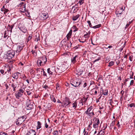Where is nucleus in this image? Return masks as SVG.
Returning <instances> with one entry per match:
<instances>
[{"instance_id": "obj_36", "label": "nucleus", "mask_w": 135, "mask_h": 135, "mask_svg": "<svg viewBox=\"0 0 135 135\" xmlns=\"http://www.w3.org/2000/svg\"><path fill=\"white\" fill-rule=\"evenodd\" d=\"M50 98L52 101H53L54 102H56V100L55 99V97H54L53 96H51Z\"/></svg>"}, {"instance_id": "obj_34", "label": "nucleus", "mask_w": 135, "mask_h": 135, "mask_svg": "<svg viewBox=\"0 0 135 135\" xmlns=\"http://www.w3.org/2000/svg\"><path fill=\"white\" fill-rule=\"evenodd\" d=\"M72 105L73 107L75 109L77 107V104L76 102H74L73 104Z\"/></svg>"}, {"instance_id": "obj_17", "label": "nucleus", "mask_w": 135, "mask_h": 135, "mask_svg": "<svg viewBox=\"0 0 135 135\" xmlns=\"http://www.w3.org/2000/svg\"><path fill=\"white\" fill-rule=\"evenodd\" d=\"M23 47L18 45L17 47V49L16 50V52L17 53H18L21 51V50L23 49Z\"/></svg>"}, {"instance_id": "obj_25", "label": "nucleus", "mask_w": 135, "mask_h": 135, "mask_svg": "<svg viewBox=\"0 0 135 135\" xmlns=\"http://www.w3.org/2000/svg\"><path fill=\"white\" fill-rule=\"evenodd\" d=\"M79 16L80 15L79 14H78L76 16H74L73 17V21H75L79 18Z\"/></svg>"}, {"instance_id": "obj_46", "label": "nucleus", "mask_w": 135, "mask_h": 135, "mask_svg": "<svg viewBox=\"0 0 135 135\" xmlns=\"http://www.w3.org/2000/svg\"><path fill=\"white\" fill-rule=\"evenodd\" d=\"M88 97H87L86 98H84V99L82 100V102H84V103H85L87 100L88 99Z\"/></svg>"}, {"instance_id": "obj_5", "label": "nucleus", "mask_w": 135, "mask_h": 135, "mask_svg": "<svg viewBox=\"0 0 135 135\" xmlns=\"http://www.w3.org/2000/svg\"><path fill=\"white\" fill-rule=\"evenodd\" d=\"M61 43L63 44V45H64L65 46H66L68 48H70L71 45V43L70 42H68L64 40H63L62 41Z\"/></svg>"}, {"instance_id": "obj_56", "label": "nucleus", "mask_w": 135, "mask_h": 135, "mask_svg": "<svg viewBox=\"0 0 135 135\" xmlns=\"http://www.w3.org/2000/svg\"><path fill=\"white\" fill-rule=\"evenodd\" d=\"M45 126L46 128H47L48 127V125L47 123L45 122Z\"/></svg>"}, {"instance_id": "obj_29", "label": "nucleus", "mask_w": 135, "mask_h": 135, "mask_svg": "<svg viewBox=\"0 0 135 135\" xmlns=\"http://www.w3.org/2000/svg\"><path fill=\"white\" fill-rule=\"evenodd\" d=\"M77 71L78 72V73H77V74L78 75H81L83 73V71L82 70H77Z\"/></svg>"}, {"instance_id": "obj_48", "label": "nucleus", "mask_w": 135, "mask_h": 135, "mask_svg": "<svg viewBox=\"0 0 135 135\" xmlns=\"http://www.w3.org/2000/svg\"><path fill=\"white\" fill-rule=\"evenodd\" d=\"M73 28L74 29H75V30L74 31V32H75L76 31H77L78 30V28H77L75 26H74Z\"/></svg>"}, {"instance_id": "obj_50", "label": "nucleus", "mask_w": 135, "mask_h": 135, "mask_svg": "<svg viewBox=\"0 0 135 135\" xmlns=\"http://www.w3.org/2000/svg\"><path fill=\"white\" fill-rule=\"evenodd\" d=\"M98 125L97 124H93V127L94 128H96L98 127Z\"/></svg>"}, {"instance_id": "obj_11", "label": "nucleus", "mask_w": 135, "mask_h": 135, "mask_svg": "<svg viewBox=\"0 0 135 135\" xmlns=\"http://www.w3.org/2000/svg\"><path fill=\"white\" fill-rule=\"evenodd\" d=\"M100 92L104 95H107L108 94V90H103L102 88L100 89Z\"/></svg>"}, {"instance_id": "obj_20", "label": "nucleus", "mask_w": 135, "mask_h": 135, "mask_svg": "<svg viewBox=\"0 0 135 135\" xmlns=\"http://www.w3.org/2000/svg\"><path fill=\"white\" fill-rule=\"evenodd\" d=\"M72 31L71 30L70 31L69 33H68L66 36L68 40L70 38H71L72 35Z\"/></svg>"}, {"instance_id": "obj_24", "label": "nucleus", "mask_w": 135, "mask_h": 135, "mask_svg": "<svg viewBox=\"0 0 135 135\" xmlns=\"http://www.w3.org/2000/svg\"><path fill=\"white\" fill-rule=\"evenodd\" d=\"M23 95L22 94L18 92L17 93H16L15 96L17 99H19L20 97H21Z\"/></svg>"}, {"instance_id": "obj_52", "label": "nucleus", "mask_w": 135, "mask_h": 135, "mask_svg": "<svg viewBox=\"0 0 135 135\" xmlns=\"http://www.w3.org/2000/svg\"><path fill=\"white\" fill-rule=\"evenodd\" d=\"M134 80H131L130 83V85H133L134 83Z\"/></svg>"}, {"instance_id": "obj_44", "label": "nucleus", "mask_w": 135, "mask_h": 135, "mask_svg": "<svg viewBox=\"0 0 135 135\" xmlns=\"http://www.w3.org/2000/svg\"><path fill=\"white\" fill-rule=\"evenodd\" d=\"M3 11H4V13L5 15L9 11V10L7 9H5L3 10Z\"/></svg>"}, {"instance_id": "obj_2", "label": "nucleus", "mask_w": 135, "mask_h": 135, "mask_svg": "<svg viewBox=\"0 0 135 135\" xmlns=\"http://www.w3.org/2000/svg\"><path fill=\"white\" fill-rule=\"evenodd\" d=\"M26 118L24 116L18 118L17 120L16 123L17 125L19 126L21 124L25 121Z\"/></svg>"}, {"instance_id": "obj_8", "label": "nucleus", "mask_w": 135, "mask_h": 135, "mask_svg": "<svg viewBox=\"0 0 135 135\" xmlns=\"http://www.w3.org/2000/svg\"><path fill=\"white\" fill-rule=\"evenodd\" d=\"M93 124H97L98 125L100 123L99 120L96 117H94L93 119Z\"/></svg>"}, {"instance_id": "obj_19", "label": "nucleus", "mask_w": 135, "mask_h": 135, "mask_svg": "<svg viewBox=\"0 0 135 135\" xmlns=\"http://www.w3.org/2000/svg\"><path fill=\"white\" fill-rule=\"evenodd\" d=\"M107 126L103 130H101L99 133L97 134V135H104V131H105V129L107 128Z\"/></svg>"}, {"instance_id": "obj_3", "label": "nucleus", "mask_w": 135, "mask_h": 135, "mask_svg": "<svg viewBox=\"0 0 135 135\" xmlns=\"http://www.w3.org/2000/svg\"><path fill=\"white\" fill-rule=\"evenodd\" d=\"M15 55V52L12 50L8 51L7 55V58L10 59L13 57Z\"/></svg>"}, {"instance_id": "obj_35", "label": "nucleus", "mask_w": 135, "mask_h": 135, "mask_svg": "<svg viewBox=\"0 0 135 135\" xmlns=\"http://www.w3.org/2000/svg\"><path fill=\"white\" fill-rule=\"evenodd\" d=\"M114 64V62L113 61H111L109 63L108 66H111L113 65Z\"/></svg>"}, {"instance_id": "obj_45", "label": "nucleus", "mask_w": 135, "mask_h": 135, "mask_svg": "<svg viewBox=\"0 0 135 135\" xmlns=\"http://www.w3.org/2000/svg\"><path fill=\"white\" fill-rule=\"evenodd\" d=\"M87 22L88 23V24L89 25V27H90L92 28V27H92V25L91 24V23L90 22V21H88Z\"/></svg>"}, {"instance_id": "obj_33", "label": "nucleus", "mask_w": 135, "mask_h": 135, "mask_svg": "<svg viewBox=\"0 0 135 135\" xmlns=\"http://www.w3.org/2000/svg\"><path fill=\"white\" fill-rule=\"evenodd\" d=\"M20 29L21 30V31L23 32H26V29L25 27H21Z\"/></svg>"}, {"instance_id": "obj_31", "label": "nucleus", "mask_w": 135, "mask_h": 135, "mask_svg": "<svg viewBox=\"0 0 135 135\" xmlns=\"http://www.w3.org/2000/svg\"><path fill=\"white\" fill-rule=\"evenodd\" d=\"M22 10L21 12H24L26 11V6L25 4L23 5L22 6Z\"/></svg>"}, {"instance_id": "obj_41", "label": "nucleus", "mask_w": 135, "mask_h": 135, "mask_svg": "<svg viewBox=\"0 0 135 135\" xmlns=\"http://www.w3.org/2000/svg\"><path fill=\"white\" fill-rule=\"evenodd\" d=\"M133 74H134V73H133V72L131 71L129 78L133 79Z\"/></svg>"}, {"instance_id": "obj_10", "label": "nucleus", "mask_w": 135, "mask_h": 135, "mask_svg": "<svg viewBox=\"0 0 135 135\" xmlns=\"http://www.w3.org/2000/svg\"><path fill=\"white\" fill-rule=\"evenodd\" d=\"M78 59V55H76L74 57H73L71 59V62L73 64H74L76 62V60Z\"/></svg>"}, {"instance_id": "obj_9", "label": "nucleus", "mask_w": 135, "mask_h": 135, "mask_svg": "<svg viewBox=\"0 0 135 135\" xmlns=\"http://www.w3.org/2000/svg\"><path fill=\"white\" fill-rule=\"evenodd\" d=\"M71 103L69 101V99L67 97H66L64 100V105H65L66 106L69 105Z\"/></svg>"}, {"instance_id": "obj_1", "label": "nucleus", "mask_w": 135, "mask_h": 135, "mask_svg": "<svg viewBox=\"0 0 135 135\" xmlns=\"http://www.w3.org/2000/svg\"><path fill=\"white\" fill-rule=\"evenodd\" d=\"M25 105L26 108L27 110H31L33 108V103L31 102L30 100H27Z\"/></svg>"}, {"instance_id": "obj_23", "label": "nucleus", "mask_w": 135, "mask_h": 135, "mask_svg": "<svg viewBox=\"0 0 135 135\" xmlns=\"http://www.w3.org/2000/svg\"><path fill=\"white\" fill-rule=\"evenodd\" d=\"M37 73L39 75H41L42 72L44 71V69H38L37 70Z\"/></svg>"}, {"instance_id": "obj_59", "label": "nucleus", "mask_w": 135, "mask_h": 135, "mask_svg": "<svg viewBox=\"0 0 135 135\" xmlns=\"http://www.w3.org/2000/svg\"><path fill=\"white\" fill-rule=\"evenodd\" d=\"M3 36V35L2 33H1V32H0V39H1L2 38V37Z\"/></svg>"}, {"instance_id": "obj_63", "label": "nucleus", "mask_w": 135, "mask_h": 135, "mask_svg": "<svg viewBox=\"0 0 135 135\" xmlns=\"http://www.w3.org/2000/svg\"><path fill=\"white\" fill-rule=\"evenodd\" d=\"M124 93V91L123 90H122L120 92V93L122 94V97H123V94Z\"/></svg>"}, {"instance_id": "obj_60", "label": "nucleus", "mask_w": 135, "mask_h": 135, "mask_svg": "<svg viewBox=\"0 0 135 135\" xmlns=\"http://www.w3.org/2000/svg\"><path fill=\"white\" fill-rule=\"evenodd\" d=\"M5 86L6 87V90L7 89H8V88H9V87H8V85L7 84H5Z\"/></svg>"}, {"instance_id": "obj_47", "label": "nucleus", "mask_w": 135, "mask_h": 135, "mask_svg": "<svg viewBox=\"0 0 135 135\" xmlns=\"http://www.w3.org/2000/svg\"><path fill=\"white\" fill-rule=\"evenodd\" d=\"M84 1V0H80L79 2L80 5H81L83 3Z\"/></svg>"}, {"instance_id": "obj_27", "label": "nucleus", "mask_w": 135, "mask_h": 135, "mask_svg": "<svg viewBox=\"0 0 135 135\" xmlns=\"http://www.w3.org/2000/svg\"><path fill=\"white\" fill-rule=\"evenodd\" d=\"M115 121L114 120L113 121H112L111 123L110 124V129H112L114 127V126L115 124Z\"/></svg>"}, {"instance_id": "obj_37", "label": "nucleus", "mask_w": 135, "mask_h": 135, "mask_svg": "<svg viewBox=\"0 0 135 135\" xmlns=\"http://www.w3.org/2000/svg\"><path fill=\"white\" fill-rule=\"evenodd\" d=\"M53 134L54 135H58V132L57 130L55 131H54L53 133Z\"/></svg>"}, {"instance_id": "obj_18", "label": "nucleus", "mask_w": 135, "mask_h": 135, "mask_svg": "<svg viewBox=\"0 0 135 135\" xmlns=\"http://www.w3.org/2000/svg\"><path fill=\"white\" fill-rule=\"evenodd\" d=\"M116 22H115V23L117 25V26L119 27L120 25L121 22L122 21L121 19L118 18L117 19Z\"/></svg>"}, {"instance_id": "obj_4", "label": "nucleus", "mask_w": 135, "mask_h": 135, "mask_svg": "<svg viewBox=\"0 0 135 135\" xmlns=\"http://www.w3.org/2000/svg\"><path fill=\"white\" fill-rule=\"evenodd\" d=\"M73 83L74 84V87H77L79 86L81 83V80L79 79H78L73 81Z\"/></svg>"}, {"instance_id": "obj_53", "label": "nucleus", "mask_w": 135, "mask_h": 135, "mask_svg": "<svg viewBox=\"0 0 135 135\" xmlns=\"http://www.w3.org/2000/svg\"><path fill=\"white\" fill-rule=\"evenodd\" d=\"M60 68H58L57 69V70H58L57 71L59 73H61L62 71H62V70H61L60 69Z\"/></svg>"}, {"instance_id": "obj_54", "label": "nucleus", "mask_w": 135, "mask_h": 135, "mask_svg": "<svg viewBox=\"0 0 135 135\" xmlns=\"http://www.w3.org/2000/svg\"><path fill=\"white\" fill-rule=\"evenodd\" d=\"M56 89L57 90H59L60 89L59 85L58 84H56Z\"/></svg>"}, {"instance_id": "obj_51", "label": "nucleus", "mask_w": 135, "mask_h": 135, "mask_svg": "<svg viewBox=\"0 0 135 135\" xmlns=\"http://www.w3.org/2000/svg\"><path fill=\"white\" fill-rule=\"evenodd\" d=\"M131 22L132 21L129 22L126 25L125 28H127L129 26V25L131 23Z\"/></svg>"}, {"instance_id": "obj_57", "label": "nucleus", "mask_w": 135, "mask_h": 135, "mask_svg": "<svg viewBox=\"0 0 135 135\" xmlns=\"http://www.w3.org/2000/svg\"><path fill=\"white\" fill-rule=\"evenodd\" d=\"M133 56H130L129 57V59L131 61H132Z\"/></svg>"}, {"instance_id": "obj_16", "label": "nucleus", "mask_w": 135, "mask_h": 135, "mask_svg": "<svg viewBox=\"0 0 135 135\" xmlns=\"http://www.w3.org/2000/svg\"><path fill=\"white\" fill-rule=\"evenodd\" d=\"M37 65L38 66L43 65L44 64L42 63V62L40 60V59L39 58H38V60L37 61Z\"/></svg>"}, {"instance_id": "obj_32", "label": "nucleus", "mask_w": 135, "mask_h": 135, "mask_svg": "<svg viewBox=\"0 0 135 135\" xmlns=\"http://www.w3.org/2000/svg\"><path fill=\"white\" fill-rule=\"evenodd\" d=\"M24 90L25 89L23 88H22L18 90V92L23 94L24 91Z\"/></svg>"}, {"instance_id": "obj_15", "label": "nucleus", "mask_w": 135, "mask_h": 135, "mask_svg": "<svg viewBox=\"0 0 135 135\" xmlns=\"http://www.w3.org/2000/svg\"><path fill=\"white\" fill-rule=\"evenodd\" d=\"M39 58L41 60L42 62V63L45 64L47 61L46 57L45 56H44L42 57H39Z\"/></svg>"}, {"instance_id": "obj_58", "label": "nucleus", "mask_w": 135, "mask_h": 135, "mask_svg": "<svg viewBox=\"0 0 135 135\" xmlns=\"http://www.w3.org/2000/svg\"><path fill=\"white\" fill-rule=\"evenodd\" d=\"M117 125L118 128L120 127V125L119 124V121H118V122L117 124Z\"/></svg>"}, {"instance_id": "obj_6", "label": "nucleus", "mask_w": 135, "mask_h": 135, "mask_svg": "<svg viewBox=\"0 0 135 135\" xmlns=\"http://www.w3.org/2000/svg\"><path fill=\"white\" fill-rule=\"evenodd\" d=\"M36 133L33 129H31L28 131L27 132L25 135H36Z\"/></svg>"}, {"instance_id": "obj_62", "label": "nucleus", "mask_w": 135, "mask_h": 135, "mask_svg": "<svg viewBox=\"0 0 135 135\" xmlns=\"http://www.w3.org/2000/svg\"><path fill=\"white\" fill-rule=\"evenodd\" d=\"M11 66H10L9 67V68L7 70L8 71L10 72L11 71Z\"/></svg>"}, {"instance_id": "obj_21", "label": "nucleus", "mask_w": 135, "mask_h": 135, "mask_svg": "<svg viewBox=\"0 0 135 135\" xmlns=\"http://www.w3.org/2000/svg\"><path fill=\"white\" fill-rule=\"evenodd\" d=\"M42 124L41 122L40 121H38L37 122V125L36 126L37 129H38L41 127Z\"/></svg>"}, {"instance_id": "obj_39", "label": "nucleus", "mask_w": 135, "mask_h": 135, "mask_svg": "<svg viewBox=\"0 0 135 135\" xmlns=\"http://www.w3.org/2000/svg\"><path fill=\"white\" fill-rule=\"evenodd\" d=\"M9 29H10V31L11 32H12V30L14 26V25H11V26L9 25Z\"/></svg>"}, {"instance_id": "obj_13", "label": "nucleus", "mask_w": 135, "mask_h": 135, "mask_svg": "<svg viewBox=\"0 0 135 135\" xmlns=\"http://www.w3.org/2000/svg\"><path fill=\"white\" fill-rule=\"evenodd\" d=\"M41 17L43 18V19L46 20L48 17V15L46 13H43L41 15Z\"/></svg>"}, {"instance_id": "obj_14", "label": "nucleus", "mask_w": 135, "mask_h": 135, "mask_svg": "<svg viewBox=\"0 0 135 135\" xmlns=\"http://www.w3.org/2000/svg\"><path fill=\"white\" fill-rule=\"evenodd\" d=\"M52 68L54 69V70H52V69L49 68L47 69V71L48 73L52 75L53 73L55 70V68L54 67H52Z\"/></svg>"}, {"instance_id": "obj_38", "label": "nucleus", "mask_w": 135, "mask_h": 135, "mask_svg": "<svg viewBox=\"0 0 135 135\" xmlns=\"http://www.w3.org/2000/svg\"><path fill=\"white\" fill-rule=\"evenodd\" d=\"M0 135H8V134L4 132H0Z\"/></svg>"}, {"instance_id": "obj_30", "label": "nucleus", "mask_w": 135, "mask_h": 135, "mask_svg": "<svg viewBox=\"0 0 135 135\" xmlns=\"http://www.w3.org/2000/svg\"><path fill=\"white\" fill-rule=\"evenodd\" d=\"M101 26L102 25L101 24H99V25H95L92 28L94 29L99 28L100 27H101Z\"/></svg>"}, {"instance_id": "obj_22", "label": "nucleus", "mask_w": 135, "mask_h": 135, "mask_svg": "<svg viewBox=\"0 0 135 135\" xmlns=\"http://www.w3.org/2000/svg\"><path fill=\"white\" fill-rule=\"evenodd\" d=\"M92 107H89L88 108L87 110L85 112V114H86L90 112H92Z\"/></svg>"}, {"instance_id": "obj_40", "label": "nucleus", "mask_w": 135, "mask_h": 135, "mask_svg": "<svg viewBox=\"0 0 135 135\" xmlns=\"http://www.w3.org/2000/svg\"><path fill=\"white\" fill-rule=\"evenodd\" d=\"M31 52H32V54H33V55L34 56H36V55H37V54H36V52H35V51H34V50H32L31 51Z\"/></svg>"}, {"instance_id": "obj_12", "label": "nucleus", "mask_w": 135, "mask_h": 135, "mask_svg": "<svg viewBox=\"0 0 135 135\" xmlns=\"http://www.w3.org/2000/svg\"><path fill=\"white\" fill-rule=\"evenodd\" d=\"M98 87H97L94 88L91 90V91L92 93V94L94 95H96L97 94V90H98Z\"/></svg>"}, {"instance_id": "obj_49", "label": "nucleus", "mask_w": 135, "mask_h": 135, "mask_svg": "<svg viewBox=\"0 0 135 135\" xmlns=\"http://www.w3.org/2000/svg\"><path fill=\"white\" fill-rule=\"evenodd\" d=\"M129 106L131 108L132 107H135V104L134 103H132L129 105Z\"/></svg>"}, {"instance_id": "obj_42", "label": "nucleus", "mask_w": 135, "mask_h": 135, "mask_svg": "<svg viewBox=\"0 0 135 135\" xmlns=\"http://www.w3.org/2000/svg\"><path fill=\"white\" fill-rule=\"evenodd\" d=\"M32 37L30 36H29L28 37L27 40V43L32 38Z\"/></svg>"}, {"instance_id": "obj_43", "label": "nucleus", "mask_w": 135, "mask_h": 135, "mask_svg": "<svg viewBox=\"0 0 135 135\" xmlns=\"http://www.w3.org/2000/svg\"><path fill=\"white\" fill-rule=\"evenodd\" d=\"M122 11L120 12V11H118L117 12V13H116V14L117 16H118V17L119 16V15H120L122 13Z\"/></svg>"}, {"instance_id": "obj_64", "label": "nucleus", "mask_w": 135, "mask_h": 135, "mask_svg": "<svg viewBox=\"0 0 135 135\" xmlns=\"http://www.w3.org/2000/svg\"><path fill=\"white\" fill-rule=\"evenodd\" d=\"M120 62V61L119 60H118L116 62V63L117 65H118Z\"/></svg>"}, {"instance_id": "obj_28", "label": "nucleus", "mask_w": 135, "mask_h": 135, "mask_svg": "<svg viewBox=\"0 0 135 135\" xmlns=\"http://www.w3.org/2000/svg\"><path fill=\"white\" fill-rule=\"evenodd\" d=\"M20 74L19 73H15L13 75V78L15 79H17L18 78V74Z\"/></svg>"}, {"instance_id": "obj_26", "label": "nucleus", "mask_w": 135, "mask_h": 135, "mask_svg": "<svg viewBox=\"0 0 135 135\" xmlns=\"http://www.w3.org/2000/svg\"><path fill=\"white\" fill-rule=\"evenodd\" d=\"M86 114H87L88 115L90 116V117H92L93 116V115H94V114L93 110H92V112H91L87 113Z\"/></svg>"}, {"instance_id": "obj_61", "label": "nucleus", "mask_w": 135, "mask_h": 135, "mask_svg": "<svg viewBox=\"0 0 135 135\" xmlns=\"http://www.w3.org/2000/svg\"><path fill=\"white\" fill-rule=\"evenodd\" d=\"M43 88H45V89H46L48 88V86L47 85H45L43 86Z\"/></svg>"}, {"instance_id": "obj_55", "label": "nucleus", "mask_w": 135, "mask_h": 135, "mask_svg": "<svg viewBox=\"0 0 135 135\" xmlns=\"http://www.w3.org/2000/svg\"><path fill=\"white\" fill-rule=\"evenodd\" d=\"M84 36L85 38H86L89 37V35H88V33H86L85 34Z\"/></svg>"}, {"instance_id": "obj_7", "label": "nucleus", "mask_w": 135, "mask_h": 135, "mask_svg": "<svg viewBox=\"0 0 135 135\" xmlns=\"http://www.w3.org/2000/svg\"><path fill=\"white\" fill-rule=\"evenodd\" d=\"M11 86L13 88V90L14 91H15L16 90V88L18 86V84L17 82H14L12 83L11 85Z\"/></svg>"}]
</instances>
